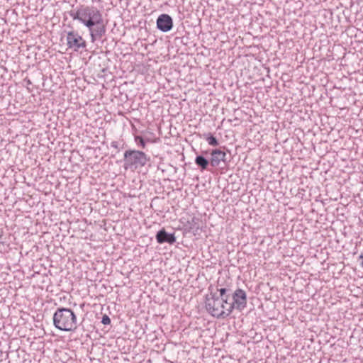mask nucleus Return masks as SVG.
<instances>
[{
  "label": "nucleus",
  "instance_id": "obj_1",
  "mask_svg": "<svg viewBox=\"0 0 363 363\" xmlns=\"http://www.w3.org/2000/svg\"><path fill=\"white\" fill-rule=\"evenodd\" d=\"M69 15L88 28L104 24L102 13L93 6L80 5L76 9L69 11Z\"/></svg>",
  "mask_w": 363,
  "mask_h": 363
},
{
  "label": "nucleus",
  "instance_id": "obj_2",
  "mask_svg": "<svg viewBox=\"0 0 363 363\" xmlns=\"http://www.w3.org/2000/svg\"><path fill=\"white\" fill-rule=\"evenodd\" d=\"M205 308L208 313L217 318H225L231 314L226 298L220 299L216 292L206 296Z\"/></svg>",
  "mask_w": 363,
  "mask_h": 363
},
{
  "label": "nucleus",
  "instance_id": "obj_3",
  "mask_svg": "<svg viewBox=\"0 0 363 363\" xmlns=\"http://www.w3.org/2000/svg\"><path fill=\"white\" fill-rule=\"evenodd\" d=\"M53 325L60 330L74 331L77 328V315L69 308H58L53 314Z\"/></svg>",
  "mask_w": 363,
  "mask_h": 363
},
{
  "label": "nucleus",
  "instance_id": "obj_4",
  "mask_svg": "<svg viewBox=\"0 0 363 363\" xmlns=\"http://www.w3.org/2000/svg\"><path fill=\"white\" fill-rule=\"evenodd\" d=\"M149 160L147 155L142 151L128 150L124 153V167L125 169H136L144 167Z\"/></svg>",
  "mask_w": 363,
  "mask_h": 363
},
{
  "label": "nucleus",
  "instance_id": "obj_5",
  "mask_svg": "<svg viewBox=\"0 0 363 363\" xmlns=\"http://www.w3.org/2000/svg\"><path fill=\"white\" fill-rule=\"evenodd\" d=\"M233 301L228 303L229 308L231 313L234 309L242 311L247 306V294L246 292L241 289H236L232 294Z\"/></svg>",
  "mask_w": 363,
  "mask_h": 363
},
{
  "label": "nucleus",
  "instance_id": "obj_6",
  "mask_svg": "<svg viewBox=\"0 0 363 363\" xmlns=\"http://www.w3.org/2000/svg\"><path fill=\"white\" fill-rule=\"evenodd\" d=\"M67 45L69 48L78 51L85 48L86 43L77 32L72 30L67 33Z\"/></svg>",
  "mask_w": 363,
  "mask_h": 363
},
{
  "label": "nucleus",
  "instance_id": "obj_7",
  "mask_svg": "<svg viewBox=\"0 0 363 363\" xmlns=\"http://www.w3.org/2000/svg\"><path fill=\"white\" fill-rule=\"evenodd\" d=\"M173 27V20L168 14H161L157 19V28L164 32L167 33L172 30Z\"/></svg>",
  "mask_w": 363,
  "mask_h": 363
},
{
  "label": "nucleus",
  "instance_id": "obj_8",
  "mask_svg": "<svg viewBox=\"0 0 363 363\" xmlns=\"http://www.w3.org/2000/svg\"><path fill=\"white\" fill-rule=\"evenodd\" d=\"M155 238L157 242L160 244L167 242L172 245L176 242L174 233H168L164 228L159 230L157 233Z\"/></svg>",
  "mask_w": 363,
  "mask_h": 363
},
{
  "label": "nucleus",
  "instance_id": "obj_9",
  "mask_svg": "<svg viewBox=\"0 0 363 363\" xmlns=\"http://www.w3.org/2000/svg\"><path fill=\"white\" fill-rule=\"evenodd\" d=\"M226 153L220 150L216 149L211 152V157L210 160L211 166L216 167L219 166L220 162L225 163Z\"/></svg>",
  "mask_w": 363,
  "mask_h": 363
},
{
  "label": "nucleus",
  "instance_id": "obj_10",
  "mask_svg": "<svg viewBox=\"0 0 363 363\" xmlns=\"http://www.w3.org/2000/svg\"><path fill=\"white\" fill-rule=\"evenodd\" d=\"M90 32V36L91 42H94L96 39H100L106 33V28L104 24L99 25V26H94L91 28H89Z\"/></svg>",
  "mask_w": 363,
  "mask_h": 363
},
{
  "label": "nucleus",
  "instance_id": "obj_11",
  "mask_svg": "<svg viewBox=\"0 0 363 363\" xmlns=\"http://www.w3.org/2000/svg\"><path fill=\"white\" fill-rule=\"evenodd\" d=\"M195 163L198 167L201 168V170H204L207 169L208 164H210V161H208L202 155H198L195 158Z\"/></svg>",
  "mask_w": 363,
  "mask_h": 363
},
{
  "label": "nucleus",
  "instance_id": "obj_12",
  "mask_svg": "<svg viewBox=\"0 0 363 363\" xmlns=\"http://www.w3.org/2000/svg\"><path fill=\"white\" fill-rule=\"evenodd\" d=\"M218 291H219V295H218L220 299L226 298V301L228 302L229 300V295H227V292H228L230 290L226 288H220L217 289Z\"/></svg>",
  "mask_w": 363,
  "mask_h": 363
},
{
  "label": "nucleus",
  "instance_id": "obj_13",
  "mask_svg": "<svg viewBox=\"0 0 363 363\" xmlns=\"http://www.w3.org/2000/svg\"><path fill=\"white\" fill-rule=\"evenodd\" d=\"M206 140L208 142V143L211 146H217L218 145V141L213 135L211 134L207 135L206 137Z\"/></svg>",
  "mask_w": 363,
  "mask_h": 363
},
{
  "label": "nucleus",
  "instance_id": "obj_14",
  "mask_svg": "<svg viewBox=\"0 0 363 363\" xmlns=\"http://www.w3.org/2000/svg\"><path fill=\"white\" fill-rule=\"evenodd\" d=\"M135 141L138 145H140L143 148L145 147V142L141 136H139V135L135 136Z\"/></svg>",
  "mask_w": 363,
  "mask_h": 363
},
{
  "label": "nucleus",
  "instance_id": "obj_15",
  "mask_svg": "<svg viewBox=\"0 0 363 363\" xmlns=\"http://www.w3.org/2000/svg\"><path fill=\"white\" fill-rule=\"evenodd\" d=\"M101 323L104 325H108V324L111 323V319H110V318L107 315H104L102 317Z\"/></svg>",
  "mask_w": 363,
  "mask_h": 363
},
{
  "label": "nucleus",
  "instance_id": "obj_16",
  "mask_svg": "<svg viewBox=\"0 0 363 363\" xmlns=\"http://www.w3.org/2000/svg\"><path fill=\"white\" fill-rule=\"evenodd\" d=\"M111 147L117 148L118 147V142L113 141L111 143Z\"/></svg>",
  "mask_w": 363,
  "mask_h": 363
},
{
  "label": "nucleus",
  "instance_id": "obj_17",
  "mask_svg": "<svg viewBox=\"0 0 363 363\" xmlns=\"http://www.w3.org/2000/svg\"><path fill=\"white\" fill-rule=\"evenodd\" d=\"M1 237V232L0 231V238Z\"/></svg>",
  "mask_w": 363,
  "mask_h": 363
}]
</instances>
